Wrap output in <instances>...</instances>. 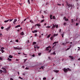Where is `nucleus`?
<instances>
[{"mask_svg":"<svg viewBox=\"0 0 80 80\" xmlns=\"http://www.w3.org/2000/svg\"><path fill=\"white\" fill-rule=\"evenodd\" d=\"M63 70L64 72H68V70H70V69L69 68L66 69L65 68H64L63 69Z\"/></svg>","mask_w":80,"mask_h":80,"instance_id":"obj_1","label":"nucleus"},{"mask_svg":"<svg viewBox=\"0 0 80 80\" xmlns=\"http://www.w3.org/2000/svg\"><path fill=\"white\" fill-rule=\"evenodd\" d=\"M2 69H3V72L4 73H7V69H6L5 68H2Z\"/></svg>","mask_w":80,"mask_h":80,"instance_id":"obj_2","label":"nucleus"},{"mask_svg":"<svg viewBox=\"0 0 80 80\" xmlns=\"http://www.w3.org/2000/svg\"><path fill=\"white\" fill-rule=\"evenodd\" d=\"M69 57L71 59V61H73V60L74 58L73 57V56H69Z\"/></svg>","mask_w":80,"mask_h":80,"instance_id":"obj_3","label":"nucleus"},{"mask_svg":"<svg viewBox=\"0 0 80 80\" xmlns=\"http://www.w3.org/2000/svg\"><path fill=\"white\" fill-rule=\"evenodd\" d=\"M67 6H68L69 7L68 8V9L69 10V9H68V8H69V7H72V5L70 4H68V3H67Z\"/></svg>","mask_w":80,"mask_h":80,"instance_id":"obj_4","label":"nucleus"},{"mask_svg":"<svg viewBox=\"0 0 80 80\" xmlns=\"http://www.w3.org/2000/svg\"><path fill=\"white\" fill-rule=\"evenodd\" d=\"M14 48L15 50H20V49H21V48H16V47H14Z\"/></svg>","mask_w":80,"mask_h":80,"instance_id":"obj_5","label":"nucleus"},{"mask_svg":"<svg viewBox=\"0 0 80 80\" xmlns=\"http://www.w3.org/2000/svg\"><path fill=\"white\" fill-rule=\"evenodd\" d=\"M17 21V19H15L13 22V24H15V22H16Z\"/></svg>","mask_w":80,"mask_h":80,"instance_id":"obj_6","label":"nucleus"},{"mask_svg":"<svg viewBox=\"0 0 80 80\" xmlns=\"http://www.w3.org/2000/svg\"><path fill=\"white\" fill-rule=\"evenodd\" d=\"M9 20H10V19H8L7 20H5V21H4V23H7V22H9Z\"/></svg>","mask_w":80,"mask_h":80,"instance_id":"obj_7","label":"nucleus"},{"mask_svg":"<svg viewBox=\"0 0 80 80\" xmlns=\"http://www.w3.org/2000/svg\"><path fill=\"white\" fill-rule=\"evenodd\" d=\"M51 55H56V53H55V51H54L53 53H51Z\"/></svg>","mask_w":80,"mask_h":80,"instance_id":"obj_8","label":"nucleus"},{"mask_svg":"<svg viewBox=\"0 0 80 80\" xmlns=\"http://www.w3.org/2000/svg\"><path fill=\"white\" fill-rule=\"evenodd\" d=\"M20 34L21 35H24V32H22L21 33H20Z\"/></svg>","mask_w":80,"mask_h":80,"instance_id":"obj_9","label":"nucleus"},{"mask_svg":"<svg viewBox=\"0 0 80 80\" xmlns=\"http://www.w3.org/2000/svg\"><path fill=\"white\" fill-rule=\"evenodd\" d=\"M9 58H13V56H12V55H10L9 57H8Z\"/></svg>","mask_w":80,"mask_h":80,"instance_id":"obj_10","label":"nucleus"},{"mask_svg":"<svg viewBox=\"0 0 80 80\" xmlns=\"http://www.w3.org/2000/svg\"><path fill=\"white\" fill-rule=\"evenodd\" d=\"M48 48H49V47H48L46 48V51H48V50H49V49H48Z\"/></svg>","mask_w":80,"mask_h":80,"instance_id":"obj_11","label":"nucleus"},{"mask_svg":"<svg viewBox=\"0 0 80 80\" xmlns=\"http://www.w3.org/2000/svg\"><path fill=\"white\" fill-rule=\"evenodd\" d=\"M53 72H56V73H58L59 72V71H57V70H54Z\"/></svg>","mask_w":80,"mask_h":80,"instance_id":"obj_12","label":"nucleus"},{"mask_svg":"<svg viewBox=\"0 0 80 80\" xmlns=\"http://www.w3.org/2000/svg\"><path fill=\"white\" fill-rule=\"evenodd\" d=\"M20 27V25H18L16 26H15V28H18V27Z\"/></svg>","mask_w":80,"mask_h":80,"instance_id":"obj_13","label":"nucleus"},{"mask_svg":"<svg viewBox=\"0 0 80 80\" xmlns=\"http://www.w3.org/2000/svg\"><path fill=\"white\" fill-rule=\"evenodd\" d=\"M61 35L62 36V37L63 38V35H64V32H63L62 34L61 33Z\"/></svg>","mask_w":80,"mask_h":80,"instance_id":"obj_14","label":"nucleus"},{"mask_svg":"<svg viewBox=\"0 0 80 80\" xmlns=\"http://www.w3.org/2000/svg\"><path fill=\"white\" fill-rule=\"evenodd\" d=\"M30 22H31V23H33V20H30Z\"/></svg>","mask_w":80,"mask_h":80,"instance_id":"obj_15","label":"nucleus"},{"mask_svg":"<svg viewBox=\"0 0 80 80\" xmlns=\"http://www.w3.org/2000/svg\"><path fill=\"white\" fill-rule=\"evenodd\" d=\"M38 49H39V48H40V47H38V46L37 45H36L35 46Z\"/></svg>","mask_w":80,"mask_h":80,"instance_id":"obj_16","label":"nucleus"},{"mask_svg":"<svg viewBox=\"0 0 80 80\" xmlns=\"http://www.w3.org/2000/svg\"><path fill=\"white\" fill-rule=\"evenodd\" d=\"M33 33H36L37 32V30H34L32 32Z\"/></svg>","mask_w":80,"mask_h":80,"instance_id":"obj_17","label":"nucleus"},{"mask_svg":"<svg viewBox=\"0 0 80 80\" xmlns=\"http://www.w3.org/2000/svg\"><path fill=\"white\" fill-rule=\"evenodd\" d=\"M8 60L9 61H12V59H10L9 58H8Z\"/></svg>","mask_w":80,"mask_h":80,"instance_id":"obj_18","label":"nucleus"},{"mask_svg":"<svg viewBox=\"0 0 80 80\" xmlns=\"http://www.w3.org/2000/svg\"><path fill=\"white\" fill-rule=\"evenodd\" d=\"M51 35V34H49L48 35L47 37V38H50V36Z\"/></svg>","mask_w":80,"mask_h":80,"instance_id":"obj_19","label":"nucleus"},{"mask_svg":"<svg viewBox=\"0 0 80 80\" xmlns=\"http://www.w3.org/2000/svg\"><path fill=\"white\" fill-rule=\"evenodd\" d=\"M35 44H37V42H34L32 43L33 45H35Z\"/></svg>","mask_w":80,"mask_h":80,"instance_id":"obj_20","label":"nucleus"},{"mask_svg":"<svg viewBox=\"0 0 80 80\" xmlns=\"http://www.w3.org/2000/svg\"><path fill=\"white\" fill-rule=\"evenodd\" d=\"M57 35H58V34H54L53 35V37H55V36H57Z\"/></svg>","mask_w":80,"mask_h":80,"instance_id":"obj_21","label":"nucleus"},{"mask_svg":"<svg viewBox=\"0 0 80 80\" xmlns=\"http://www.w3.org/2000/svg\"><path fill=\"white\" fill-rule=\"evenodd\" d=\"M0 72H1V73H2V72H3V71L2 70H0Z\"/></svg>","mask_w":80,"mask_h":80,"instance_id":"obj_22","label":"nucleus"},{"mask_svg":"<svg viewBox=\"0 0 80 80\" xmlns=\"http://www.w3.org/2000/svg\"><path fill=\"white\" fill-rule=\"evenodd\" d=\"M67 43H68V42H66L65 44V43H63L62 44L63 45H65V44H67Z\"/></svg>","mask_w":80,"mask_h":80,"instance_id":"obj_23","label":"nucleus"},{"mask_svg":"<svg viewBox=\"0 0 80 80\" xmlns=\"http://www.w3.org/2000/svg\"><path fill=\"white\" fill-rule=\"evenodd\" d=\"M67 43H68V42H66L65 44V43H63L62 44L63 45H65V44H67Z\"/></svg>","mask_w":80,"mask_h":80,"instance_id":"obj_24","label":"nucleus"},{"mask_svg":"<svg viewBox=\"0 0 80 80\" xmlns=\"http://www.w3.org/2000/svg\"><path fill=\"white\" fill-rule=\"evenodd\" d=\"M36 25H37V26H40V24H37Z\"/></svg>","mask_w":80,"mask_h":80,"instance_id":"obj_25","label":"nucleus"},{"mask_svg":"<svg viewBox=\"0 0 80 80\" xmlns=\"http://www.w3.org/2000/svg\"><path fill=\"white\" fill-rule=\"evenodd\" d=\"M1 51L2 53H4V50H3L2 49H1Z\"/></svg>","mask_w":80,"mask_h":80,"instance_id":"obj_26","label":"nucleus"},{"mask_svg":"<svg viewBox=\"0 0 80 80\" xmlns=\"http://www.w3.org/2000/svg\"><path fill=\"white\" fill-rule=\"evenodd\" d=\"M53 37H51L50 38V40H53Z\"/></svg>","mask_w":80,"mask_h":80,"instance_id":"obj_27","label":"nucleus"},{"mask_svg":"<svg viewBox=\"0 0 80 80\" xmlns=\"http://www.w3.org/2000/svg\"><path fill=\"white\" fill-rule=\"evenodd\" d=\"M52 18H53V19H56L55 17V16H53L52 17Z\"/></svg>","mask_w":80,"mask_h":80,"instance_id":"obj_28","label":"nucleus"},{"mask_svg":"<svg viewBox=\"0 0 80 80\" xmlns=\"http://www.w3.org/2000/svg\"><path fill=\"white\" fill-rule=\"evenodd\" d=\"M61 31H62V29H60L59 31V33H61Z\"/></svg>","mask_w":80,"mask_h":80,"instance_id":"obj_29","label":"nucleus"},{"mask_svg":"<svg viewBox=\"0 0 80 80\" xmlns=\"http://www.w3.org/2000/svg\"><path fill=\"white\" fill-rule=\"evenodd\" d=\"M53 26L52 27V28H55V26L54 25V24H53Z\"/></svg>","mask_w":80,"mask_h":80,"instance_id":"obj_30","label":"nucleus"},{"mask_svg":"<svg viewBox=\"0 0 80 80\" xmlns=\"http://www.w3.org/2000/svg\"><path fill=\"white\" fill-rule=\"evenodd\" d=\"M28 2L29 4H30V0H28Z\"/></svg>","mask_w":80,"mask_h":80,"instance_id":"obj_31","label":"nucleus"},{"mask_svg":"<svg viewBox=\"0 0 80 80\" xmlns=\"http://www.w3.org/2000/svg\"><path fill=\"white\" fill-rule=\"evenodd\" d=\"M46 28H50V26H48L46 27Z\"/></svg>","mask_w":80,"mask_h":80,"instance_id":"obj_32","label":"nucleus"},{"mask_svg":"<svg viewBox=\"0 0 80 80\" xmlns=\"http://www.w3.org/2000/svg\"><path fill=\"white\" fill-rule=\"evenodd\" d=\"M11 27L10 26H9L7 28V29H8V30H9V29H10L11 28Z\"/></svg>","mask_w":80,"mask_h":80,"instance_id":"obj_33","label":"nucleus"},{"mask_svg":"<svg viewBox=\"0 0 80 80\" xmlns=\"http://www.w3.org/2000/svg\"><path fill=\"white\" fill-rule=\"evenodd\" d=\"M71 22L72 23H73V19H71Z\"/></svg>","mask_w":80,"mask_h":80,"instance_id":"obj_34","label":"nucleus"},{"mask_svg":"<svg viewBox=\"0 0 80 80\" xmlns=\"http://www.w3.org/2000/svg\"><path fill=\"white\" fill-rule=\"evenodd\" d=\"M2 37V34L1 33V34H0V37Z\"/></svg>","mask_w":80,"mask_h":80,"instance_id":"obj_35","label":"nucleus"},{"mask_svg":"<svg viewBox=\"0 0 80 80\" xmlns=\"http://www.w3.org/2000/svg\"><path fill=\"white\" fill-rule=\"evenodd\" d=\"M13 20V19H9V21L10 22H12V21Z\"/></svg>","mask_w":80,"mask_h":80,"instance_id":"obj_36","label":"nucleus"},{"mask_svg":"<svg viewBox=\"0 0 80 80\" xmlns=\"http://www.w3.org/2000/svg\"><path fill=\"white\" fill-rule=\"evenodd\" d=\"M78 23H76V26H78Z\"/></svg>","mask_w":80,"mask_h":80,"instance_id":"obj_37","label":"nucleus"},{"mask_svg":"<svg viewBox=\"0 0 80 80\" xmlns=\"http://www.w3.org/2000/svg\"><path fill=\"white\" fill-rule=\"evenodd\" d=\"M4 49L5 48L4 47H2L1 48V50H4Z\"/></svg>","mask_w":80,"mask_h":80,"instance_id":"obj_38","label":"nucleus"},{"mask_svg":"<svg viewBox=\"0 0 80 80\" xmlns=\"http://www.w3.org/2000/svg\"><path fill=\"white\" fill-rule=\"evenodd\" d=\"M27 18H26V19H25L24 20V21L25 22V21H26V20H27Z\"/></svg>","mask_w":80,"mask_h":80,"instance_id":"obj_39","label":"nucleus"},{"mask_svg":"<svg viewBox=\"0 0 80 80\" xmlns=\"http://www.w3.org/2000/svg\"><path fill=\"white\" fill-rule=\"evenodd\" d=\"M44 22V20H42L41 22L42 23V22Z\"/></svg>","mask_w":80,"mask_h":80,"instance_id":"obj_40","label":"nucleus"},{"mask_svg":"<svg viewBox=\"0 0 80 80\" xmlns=\"http://www.w3.org/2000/svg\"><path fill=\"white\" fill-rule=\"evenodd\" d=\"M65 21H68V19L67 18L65 19Z\"/></svg>","mask_w":80,"mask_h":80,"instance_id":"obj_41","label":"nucleus"},{"mask_svg":"<svg viewBox=\"0 0 80 80\" xmlns=\"http://www.w3.org/2000/svg\"><path fill=\"white\" fill-rule=\"evenodd\" d=\"M16 42H18V39H17L16 40Z\"/></svg>","mask_w":80,"mask_h":80,"instance_id":"obj_42","label":"nucleus"},{"mask_svg":"<svg viewBox=\"0 0 80 80\" xmlns=\"http://www.w3.org/2000/svg\"><path fill=\"white\" fill-rule=\"evenodd\" d=\"M57 5H59V6H61V4H58H58H57Z\"/></svg>","mask_w":80,"mask_h":80,"instance_id":"obj_43","label":"nucleus"},{"mask_svg":"<svg viewBox=\"0 0 80 80\" xmlns=\"http://www.w3.org/2000/svg\"><path fill=\"white\" fill-rule=\"evenodd\" d=\"M41 68H42V70H43V66H41Z\"/></svg>","mask_w":80,"mask_h":80,"instance_id":"obj_44","label":"nucleus"},{"mask_svg":"<svg viewBox=\"0 0 80 80\" xmlns=\"http://www.w3.org/2000/svg\"><path fill=\"white\" fill-rule=\"evenodd\" d=\"M27 59H24V62H26V61H27Z\"/></svg>","mask_w":80,"mask_h":80,"instance_id":"obj_45","label":"nucleus"},{"mask_svg":"<svg viewBox=\"0 0 80 80\" xmlns=\"http://www.w3.org/2000/svg\"><path fill=\"white\" fill-rule=\"evenodd\" d=\"M46 79H47V78H43V80H45Z\"/></svg>","mask_w":80,"mask_h":80,"instance_id":"obj_46","label":"nucleus"},{"mask_svg":"<svg viewBox=\"0 0 80 80\" xmlns=\"http://www.w3.org/2000/svg\"><path fill=\"white\" fill-rule=\"evenodd\" d=\"M41 54H42V53H38V55H41Z\"/></svg>","mask_w":80,"mask_h":80,"instance_id":"obj_47","label":"nucleus"},{"mask_svg":"<svg viewBox=\"0 0 80 80\" xmlns=\"http://www.w3.org/2000/svg\"><path fill=\"white\" fill-rule=\"evenodd\" d=\"M1 29H3V28H4V27H1Z\"/></svg>","mask_w":80,"mask_h":80,"instance_id":"obj_48","label":"nucleus"},{"mask_svg":"<svg viewBox=\"0 0 80 80\" xmlns=\"http://www.w3.org/2000/svg\"><path fill=\"white\" fill-rule=\"evenodd\" d=\"M52 16H52V15H50V18H52Z\"/></svg>","mask_w":80,"mask_h":80,"instance_id":"obj_49","label":"nucleus"},{"mask_svg":"<svg viewBox=\"0 0 80 80\" xmlns=\"http://www.w3.org/2000/svg\"><path fill=\"white\" fill-rule=\"evenodd\" d=\"M25 69L26 70H28V68H27V67H26V68H25Z\"/></svg>","mask_w":80,"mask_h":80,"instance_id":"obj_50","label":"nucleus"},{"mask_svg":"<svg viewBox=\"0 0 80 80\" xmlns=\"http://www.w3.org/2000/svg\"><path fill=\"white\" fill-rule=\"evenodd\" d=\"M44 13H45V14H46L47 13V12L45 11H44Z\"/></svg>","mask_w":80,"mask_h":80,"instance_id":"obj_51","label":"nucleus"},{"mask_svg":"<svg viewBox=\"0 0 80 80\" xmlns=\"http://www.w3.org/2000/svg\"><path fill=\"white\" fill-rule=\"evenodd\" d=\"M19 78H20V79H22L23 78H22L21 77H19Z\"/></svg>","mask_w":80,"mask_h":80,"instance_id":"obj_52","label":"nucleus"},{"mask_svg":"<svg viewBox=\"0 0 80 80\" xmlns=\"http://www.w3.org/2000/svg\"><path fill=\"white\" fill-rule=\"evenodd\" d=\"M51 51H52V50L51 49V50H49V52H49L50 53V52H51Z\"/></svg>","mask_w":80,"mask_h":80,"instance_id":"obj_53","label":"nucleus"},{"mask_svg":"<svg viewBox=\"0 0 80 80\" xmlns=\"http://www.w3.org/2000/svg\"><path fill=\"white\" fill-rule=\"evenodd\" d=\"M57 43H58V42H54V43H55V44H56Z\"/></svg>","mask_w":80,"mask_h":80,"instance_id":"obj_54","label":"nucleus"},{"mask_svg":"<svg viewBox=\"0 0 80 80\" xmlns=\"http://www.w3.org/2000/svg\"><path fill=\"white\" fill-rule=\"evenodd\" d=\"M0 60H2V58H1V57H0Z\"/></svg>","mask_w":80,"mask_h":80,"instance_id":"obj_55","label":"nucleus"},{"mask_svg":"<svg viewBox=\"0 0 80 80\" xmlns=\"http://www.w3.org/2000/svg\"><path fill=\"white\" fill-rule=\"evenodd\" d=\"M65 25H66V22H64L63 24V25L65 26Z\"/></svg>","mask_w":80,"mask_h":80,"instance_id":"obj_56","label":"nucleus"},{"mask_svg":"<svg viewBox=\"0 0 80 80\" xmlns=\"http://www.w3.org/2000/svg\"><path fill=\"white\" fill-rule=\"evenodd\" d=\"M22 75H24V76H25V73H22Z\"/></svg>","mask_w":80,"mask_h":80,"instance_id":"obj_57","label":"nucleus"},{"mask_svg":"<svg viewBox=\"0 0 80 80\" xmlns=\"http://www.w3.org/2000/svg\"><path fill=\"white\" fill-rule=\"evenodd\" d=\"M70 48H67V50H68L70 49Z\"/></svg>","mask_w":80,"mask_h":80,"instance_id":"obj_58","label":"nucleus"},{"mask_svg":"<svg viewBox=\"0 0 80 80\" xmlns=\"http://www.w3.org/2000/svg\"><path fill=\"white\" fill-rule=\"evenodd\" d=\"M10 80H13V78H10Z\"/></svg>","mask_w":80,"mask_h":80,"instance_id":"obj_59","label":"nucleus"},{"mask_svg":"<svg viewBox=\"0 0 80 80\" xmlns=\"http://www.w3.org/2000/svg\"><path fill=\"white\" fill-rule=\"evenodd\" d=\"M63 19H65H65H66V17H64V18H63Z\"/></svg>","mask_w":80,"mask_h":80,"instance_id":"obj_60","label":"nucleus"},{"mask_svg":"<svg viewBox=\"0 0 80 80\" xmlns=\"http://www.w3.org/2000/svg\"><path fill=\"white\" fill-rule=\"evenodd\" d=\"M37 36V34H35V37H36V36Z\"/></svg>","mask_w":80,"mask_h":80,"instance_id":"obj_61","label":"nucleus"},{"mask_svg":"<svg viewBox=\"0 0 80 80\" xmlns=\"http://www.w3.org/2000/svg\"><path fill=\"white\" fill-rule=\"evenodd\" d=\"M56 28H58V25H57L56 26Z\"/></svg>","mask_w":80,"mask_h":80,"instance_id":"obj_62","label":"nucleus"},{"mask_svg":"<svg viewBox=\"0 0 80 80\" xmlns=\"http://www.w3.org/2000/svg\"><path fill=\"white\" fill-rule=\"evenodd\" d=\"M32 57H35V54H33V55H32Z\"/></svg>","mask_w":80,"mask_h":80,"instance_id":"obj_63","label":"nucleus"},{"mask_svg":"<svg viewBox=\"0 0 80 80\" xmlns=\"http://www.w3.org/2000/svg\"><path fill=\"white\" fill-rule=\"evenodd\" d=\"M78 60H80V58L78 59Z\"/></svg>","mask_w":80,"mask_h":80,"instance_id":"obj_64","label":"nucleus"}]
</instances>
